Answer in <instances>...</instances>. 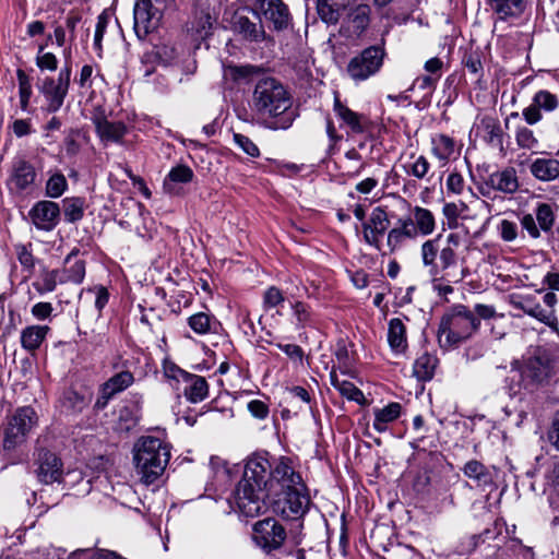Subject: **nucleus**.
<instances>
[{
	"mask_svg": "<svg viewBox=\"0 0 559 559\" xmlns=\"http://www.w3.org/2000/svg\"><path fill=\"white\" fill-rule=\"evenodd\" d=\"M269 469L270 462L262 454H253L247 460L242 477L229 499L240 514L254 518L265 509V499L271 495L267 490Z\"/></svg>",
	"mask_w": 559,
	"mask_h": 559,
	"instance_id": "nucleus-1",
	"label": "nucleus"
},
{
	"mask_svg": "<svg viewBox=\"0 0 559 559\" xmlns=\"http://www.w3.org/2000/svg\"><path fill=\"white\" fill-rule=\"evenodd\" d=\"M252 109L266 119V127L272 130H287L297 117L290 93L272 76H263L255 83Z\"/></svg>",
	"mask_w": 559,
	"mask_h": 559,
	"instance_id": "nucleus-2",
	"label": "nucleus"
},
{
	"mask_svg": "<svg viewBox=\"0 0 559 559\" xmlns=\"http://www.w3.org/2000/svg\"><path fill=\"white\" fill-rule=\"evenodd\" d=\"M135 473L144 485L155 483L170 460V445L153 436L141 437L133 445Z\"/></svg>",
	"mask_w": 559,
	"mask_h": 559,
	"instance_id": "nucleus-3",
	"label": "nucleus"
},
{
	"mask_svg": "<svg viewBox=\"0 0 559 559\" xmlns=\"http://www.w3.org/2000/svg\"><path fill=\"white\" fill-rule=\"evenodd\" d=\"M474 312L464 305H454L442 317L439 325V341L456 346L468 340L479 328Z\"/></svg>",
	"mask_w": 559,
	"mask_h": 559,
	"instance_id": "nucleus-4",
	"label": "nucleus"
},
{
	"mask_svg": "<svg viewBox=\"0 0 559 559\" xmlns=\"http://www.w3.org/2000/svg\"><path fill=\"white\" fill-rule=\"evenodd\" d=\"M38 424V416L31 406L14 411L2 427V451L10 454L26 442L28 435Z\"/></svg>",
	"mask_w": 559,
	"mask_h": 559,
	"instance_id": "nucleus-5",
	"label": "nucleus"
},
{
	"mask_svg": "<svg viewBox=\"0 0 559 559\" xmlns=\"http://www.w3.org/2000/svg\"><path fill=\"white\" fill-rule=\"evenodd\" d=\"M559 372V350L550 357L545 349L537 348L523 358L520 374L525 388L547 383Z\"/></svg>",
	"mask_w": 559,
	"mask_h": 559,
	"instance_id": "nucleus-6",
	"label": "nucleus"
},
{
	"mask_svg": "<svg viewBox=\"0 0 559 559\" xmlns=\"http://www.w3.org/2000/svg\"><path fill=\"white\" fill-rule=\"evenodd\" d=\"M558 298L552 292L536 290L535 294L519 295L512 298V305L527 316L555 329L558 320L555 307Z\"/></svg>",
	"mask_w": 559,
	"mask_h": 559,
	"instance_id": "nucleus-7",
	"label": "nucleus"
},
{
	"mask_svg": "<svg viewBox=\"0 0 559 559\" xmlns=\"http://www.w3.org/2000/svg\"><path fill=\"white\" fill-rule=\"evenodd\" d=\"M71 68L66 66L60 70L57 78L45 76L37 83L39 94L44 98L41 109L48 114L57 112L64 103L69 93Z\"/></svg>",
	"mask_w": 559,
	"mask_h": 559,
	"instance_id": "nucleus-8",
	"label": "nucleus"
},
{
	"mask_svg": "<svg viewBox=\"0 0 559 559\" xmlns=\"http://www.w3.org/2000/svg\"><path fill=\"white\" fill-rule=\"evenodd\" d=\"M384 57L383 44L369 46L348 61L346 72L354 82H364L381 70Z\"/></svg>",
	"mask_w": 559,
	"mask_h": 559,
	"instance_id": "nucleus-9",
	"label": "nucleus"
},
{
	"mask_svg": "<svg viewBox=\"0 0 559 559\" xmlns=\"http://www.w3.org/2000/svg\"><path fill=\"white\" fill-rule=\"evenodd\" d=\"M165 0H136L133 8L134 32L139 39L158 29L162 24Z\"/></svg>",
	"mask_w": 559,
	"mask_h": 559,
	"instance_id": "nucleus-10",
	"label": "nucleus"
},
{
	"mask_svg": "<svg viewBox=\"0 0 559 559\" xmlns=\"http://www.w3.org/2000/svg\"><path fill=\"white\" fill-rule=\"evenodd\" d=\"M283 497L274 501V510L287 520L304 516L310 506V497L302 484L282 490Z\"/></svg>",
	"mask_w": 559,
	"mask_h": 559,
	"instance_id": "nucleus-11",
	"label": "nucleus"
},
{
	"mask_svg": "<svg viewBox=\"0 0 559 559\" xmlns=\"http://www.w3.org/2000/svg\"><path fill=\"white\" fill-rule=\"evenodd\" d=\"M253 11L262 24L274 31H284L290 25L289 9L282 0H257Z\"/></svg>",
	"mask_w": 559,
	"mask_h": 559,
	"instance_id": "nucleus-12",
	"label": "nucleus"
},
{
	"mask_svg": "<svg viewBox=\"0 0 559 559\" xmlns=\"http://www.w3.org/2000/svg\"><path fill=\"white\" fill-rule=\"evenodd\" d=\"M371 9L367 3H359L349 9L340 27V36L348 43H357L370 24Z\"/></svg>",
	"mask_w": 559,
	"mask_h": 559,
	"instance_id": "nucleus-13",
	"label": "nucleus"
},
{
	"mask_svg": "<svg viewBox=\"0 0 559 559\" xmlns=\"http://www.w3.org/2000/svg\"><path fill=\"white\" fill-rule=\"evenodd\" d=\"M286 539V531L275 519L267 518L253 525V540L263 551L278 549Z\"/></svg>",
	"mask_w": 559,
	"mask_h": 559,
	"instance_id": "nucleus-14",
	"label": "nucleus"
},
{
	"mask_svg": "<svg viewBox=\"0 0 559 559\" xmlns=\"http://www.w3.org/2000/svg\"><path fill=\"white\" fill-rule=\"evenodd\" d=\"M519 187L516 170L513 167H506L488 175L480 188V193L484 197H489L490 191L495 190L503 194H513L519 190Z\"/></svg>",
	"mask_w": 559,
	"mask_h": 559,
	"instance_id": "nucleus-15",
	"label": "nucleus"
},
{
	"mask_svg": "<svg viewBox=\"0 0 559 559\" xmlns=\"http://www.w3.org/2000/svg\"><path fill=\"white\" fill-rule=\"evenodd\" d=\"M267 481V490L274 495L277 493L275 484L281 487V490L302 484L300 475L294 471L289 460L286 457H281L273 468L270 466Z\"/></svg>",
	"mask_w": 559,
	"mask_h": 559,
	"instance_id": "nucleus-16",
	"label": "nucleus"
},
{
	"mask_svg": "<svg viewBox=\"0 0 559 559\" xmlns=\"http://www.w3.org/2000/svg\"><path fill=\"white\" fill-rule=\"evenodd\" d=\"M28 215L37 229L51 231L59 224L60 207L52 201H39L33 205Z\"/></svg>",
	"mask_w": 559,
	"mask_h": 559,
	"instance_id": "nucleus-17",
	"label": "nucleus"
},
{
	"mask_svg": "<svg viewBox=\"0 0 559 559\" xmlns=\"http://www.w3.org/2000/svg\"><path fill=\"white\" fill-rule=\"evenodd\" d=\"M558 106V97L548 91L542 90L535 93L532 104L523 109L522 116L528 124L533 126L543 119L542 110L551 112L556 110Z\"/></svg>",
	"mask_w": 559,
	"mask_h": 559,
	"instance_id": "nucleus-18",
	"label": "nucleus"
},
{
	"mask_svg": "<svg viewBox=\"0 0 559 559\" xmlns=\"http://www.w3.org/2000/svg\"><path fill=\"white\" fill-rule=\"evenodd\" d=\"M36 475L40 483L52 484L60 481L62 476V463L61 460L52 452L48 450H40L36 459Z\"/></svg>",
	"mask_w": 559,
	"mask_h": 559,
	"instance_id": "nucleus-19",
	"label": "nucleus"
},
{
	"mask_svg": "<svg viewBox=\"0 0 559 559\" xmlns=\"http://www.w3.org/2000/svg\"><path fill=\"white\" fill-rule=\"evenodd\" d=\"M390 227V219L384 209L374 207L367 223L364 224L366 242L380 250L381 238Z\"/></svg>",
	"mask_w": 559,
	"mask_h": 559,
	"instance_id": "nucleus-20",
	"label": "nucleus"
},
{
	"mask_svg": "<svg viewBox=\"0 0 559 559\" xmlns=\"http://www.w3.org/2000/svg\"><path fill=\"white\" fill-rule=\"evenodd\" d=\"M36 173L31 163L25 159H16L13 163L9 186L11 190L22 192L28 189L35 181Z\"/></svg>",
	"mask_w": 559,
	"mask_h": 559,
	"instance_id": "nucleus-21",
	"label": "nucleus"
},
{
	"mask_svg": "<svg viewBox=\"0 0 559 559\" xmlns=\"http://www.w3.org/2000/svg\"><path fill=\"white\" fill-rule=\"evenodd\" d=\"M334 112L353 133H364L369 126V120L366 116L353 111L350 108L345 106L338 96H335L334 98Z\"/></svg>",
	"mask_w": 559,
	"mask_h": 559,
	"instance_id": "nucleus-22",
	"label": "nucleus"
},
{
	"mask_svg": "<svg viewBox=\"0 0 559 559\" xmlns=\"http://www.w3.org/2000/svg\"><path fill=\"white\" fill-rule=\"evenodd\" d=\"M59 283L81 284L85 277V261L78 258V250H72L64 259L63 269L59 270Z\"/></svg>",
	"mask_w": 559,
	"mask_h": 559,
	"instance_id": "nucleus-23",
	"label": "nucleus"
},
{
	"mask_svg": "<svg viewBox=\"0 0 559 559\" xmlns=\"http://www.w3.org/2000/svg\"><path fill=\"white\" fill-rule=\"evenodd\" d=\"M417 236L416 227L411 217L400 218L396 227L392 228L388 234L386 247L392 253L400 249L402 245L411 238Z\"/></svg>",
	"mask_w": 559,
	"mask_h": 559,
	"instance_id": "nucleus-24",
	"label": "nucleus"
},
{
	"mask_svg": "<svg viewBox=\"0 0 559 559\" xmlns=\"http://www.w3.org/2000/svg\"><path fill=\"white\" fill-rule=\"evenodd\" d=\"M96 132L103 142L121 143L128 133L127 126L121 121H110L106 118L94 120Z\"/></svg>",
	"mask_w": 559,
	"mask_h": 559,
	"instance_id": "nucleus-25",
	"label": "nucleus"
},
{
	"mask_svg": "<svg viewBox=\"0 0 559 559\" xmlns=\"http://www.w3.org/2000/svg\"><path fill=\"white\" fill-rule=\"evenodd\" d=\"M462 237L456 233H450L444 243L440 242L439 248V267L440 274L452 266L456 265L457 255L456 251L461 245Z\"/></svg>",
	"mask_w": 559,
	"mask_h": 559,
	"instance_id": "nucleus-26",
	"label": "nucleus"
},
{
	"mask_svg": "<svg viewBox=\"0 0 559 559\" xmlns=\"http://www.w3.org/2000/svg\"><path fill=\"white\" fill-rule=\"evenodd\" d=\"M194 177L193 170L187 165H177L170 169L163 181V189L167 194L178 195L180 189L179 183H188Z\"/></svg>",
	"mask_w": 559,
	"mask_h": 559,
	"instance_id": "nucleus-27",
	"label": "nucleus"
},
{
	"mask_svg": "<svg viewBox=\"0 0 559 559\" xmlns=\"http://www.w3.org/2000/svg\"><path fill=\"white\" fill-rule=\"evenodd\" d=\"M233 26L236 32L250 41H262L265 39V31L261 21L254 23L246 15L235 14Z\"/></svg>",
	"mask_w": 559,
	"mask_h": 559,
	"instance_id": "nucleus-28",
	"label": "nucleus"
},
{
	"mask_svg": "<svg viewBox=\"0 0 559 559\" xmlns=\"http://www.w3.org/2000/svg\"><path fill=\"white\" fill-rule=\"evenodd\" d=\"M530 171L539 181L559 180V159L552 157L536 158L531 164Z\"/></svg>",
	"mask_w": 559,
	"mask_h": 559,
	"instance_id": "nucleus-29",
	"label": "nucleus"
},
{
	"mask_svg": "<svg viewBox=\"0 0 559 559\" xmlns=\"http://www.w3.org/2000/svg\"><path fill=\"white\" fill-rule=\"evenodd\" d=\"M402 413V405L397 402H392L384 407L373 408V424L372 427L379 433H383L388 430L389 425L395 421Z\"/></svg>",
	"mask_w": 559,
	"mask_h": 559,
	"instance_id": "nucleus-30",
	"label": "nucleus"
},
{
	"mask_svg": "<svg viewBox=\"0 0 559 559\" xmlns=\"http://www.w3.org/2000/svg\"><path fill=\"white\" fill-rule=\"evenodd\" d=\"M462 472L465 477L473 480L478 487H487L493 483V475L490 468L477 460L467 461Z\"/></svg>",
	"mask_w": 559,
	"mask_h": 559,
	"instance_id": "nucleus-31",
	"label": "nucleus"
},
{
	"mask_svg": "<svg viewBox=\"0 0 559 559\" xmlns=\"http://www.w3.org/2000/svg\"><path fill=\"white\" fill-rule=\"evenodd\" d=\"M92 401V393L88 390L79 392L73 389H69L63 392L60 403L62 408L68 413H81L83 412Z\"/></svg>",
	"mask_w": 559,
	"mask_h": 559,
	"instance_id": "nucleus-32",
	"label": "nucleus"
},
{
	"mask_svg": "<svg viewBox=\"0 0 559 559\" xmlns=\"http://www.w3.org/2000/svg\"><path fill=\"white\" fill-rule=\"evenodd\" d=\"M431 152L436 158L447 164L457 152L456 142L447 134H435L431 138Z\"/></svg>",
	"mask_w": 559,
	"mask_h": 559,
	"instance_id": "nucleus-33",
	"label": "nucleus"
},
{
	"mask_svg": "<svg viewBox=\"0 0 559 559\" xmlns=\"http://www.w3.org/2000/svg\"><path fill=\"white\" fill-rule=\"evenodd\" d=\"M441 242V235H438L436 238L426 240L421 245V260L423 264L428 267V272L430 276L440 275L439 263L437 262V258L439 257V248Z\"/></svg>",
	"mask_w": 559,
	"mask_h": 559,
	"instance_id": "nucleus-34",
	"label": "nucleus"
},
{
	"mask_svg": "<svg viewBox=\"0 0 559 559\" xmlns=\"http://www.w3.org/2000/svg\"><path fill=\"white\" fill-rule=\"evenodd\" d=\"M185 382L187 385L183 389V394L190 403H200L209 396V384L205 378L190 373Z\"/></svg>",
	"mask_w": 559,
	"mask_h": 559,
	"instance_id": "nucleus-35",
	"label": "nucleus"
},
{
	"mask_svg": "<svg viewBox=\"0 0 559 559\" xmlns=\"http://www.w3.org/2000/svg\"><path fill=\"white\" fill-rule=\"evenodd\" d=\"M388 342L395 353H403L406 349V328L400 318H393L389 321Z\"/></svg>",
	"mask_w": 559,
	"mask_h": 559,
	"instance_id": "nucleus-36",
	"label": "nucleus"
},
{
	"mask_svg": "<svg viewBox=\"0 0 559 559\" xmlns=\"http://www.w3.org/2000/svg\"><path fill=\"white\" fill-rule=\"evenodd\" d=\"M49 330L50 329L47 325H31L25 328L21 332L22 347L28 352L36 350L46 338Z\"/></svg>",
	"mask_w": 559,
	"mask_h": 559,
	"instance_id": "nucleus-37",
	"label": "nucleus"
},
{
	"mask_svg": "<svg viewBox=\"0 0 559 559\" xmlns=\"http://www.w3.org/2000/svg\"><path fill=\"white\" fill-rule=\"evenodd\" d=\"M188 325L194 333L205 335L215 333L219 323L213 316L206 312H198L188 318Z\"/></svg>",
	"mask_w": 559,
	"mask_h": 559,
	"instance_id": "nucleus-38",
	"label": "nucleus"
},
{
	"mask_svg": "<svg viewBox=\"0 0 559 559\" xmlns=\"http://www.w3.org/2000/svg\"><path fill=\"white\" fill-rule=\"evenodd\" d=\"M134 382V376L129 370H122L114 376H111L102 386L104 388L105 394L116 395L129 386H131Z\"/></svg>",
	"mask_w": 559,
	"mask_h": 559,
	"instance_id": "nucleus-39",
	"label": "nucleus"
},
{
	"mask_svg": "<svg viewBox=\"0 0 559 559\" xmlns=\"http://www.w3.org/2000/svg\"><path fill=\"white\" fill-rule=\"evenodd\" d=\"M437 357L424 353L414 362L413 374L420 381H429L435 374Z\"/></svg>",
	"mask_w": 559,
	"mask_h": 559,
	"instance_id": "nucleus-40",
	"label": "nucleus"
},
{
	"mask_svg": "<svg viewBox=\"0 0 559 559\" xmlns=\"http://www.w3.org/2000/svg\"><path fill=\"white\" fill-rule=\"evenodd\" d=\"M411 218L414 222L417 234L420 233L423 236H427L433 233L436 221L433 214L428 209L415 206L413 209V217Z\"/></svg>",
	"mask_w": 559,
	"mask_h": 559,
	"instance_id": "nucleus-41",
	"label": "nucleus"
},
{
	"mask_svg": "<svg viewBox=\"0 0 559 559\" xmlns=\"http://www.w3.org/2000/svg\"><path fill=\"white\" fill-rule=\"evenodd\" d=\"M479 128L484 132V139L491 145L502 146L503 131L500 121L491 116H485L480 120Z\"/></svg>",
	"mask_w": 559,
	"mask_h": 559,
	"instance_id": "nucleus-42",
	"label": "nucleus"
},
{
	"mask_svg": "<svg viewBox=\"0 0 559 559\" xmlns=\"http://www.w3.org/2000/svg\"><path fill=\"white\" fill-rule=\"evenodd\" d=\"M488 3L500 19L520 15L525 9L524 0H488Z\"/></svg>",
	"mask_w": 559,
	"mask_h": 559,
	"instance_id": "nucleus-43",
	"label": "nucleus"
},
{
	"mask_svg": "<svg viewBox=\"0 0 559 559\" xmlns=\"http://www.w3.org/2000/svg\"><path fill=\"white\" fill-rule=\"evenodd\" d=\"M258 72V68L250 64L234 66L229 64L224 67L223 76L226 81L240 84L246 83L248 80Z\"/></svg>",
	"mask_w": 559,
	"mask_h": 559,
	"instance_id": "nucleus-44",
	"label": "nucleus"
},
{
	"mask_svg": "<svg viewBox=\"0 0 559 559\" xmlns=\"http://www.w3.org/2000/svg\"><path fill=\"white\" fill-rule=\"evenodd\" d=\"M59 278V270H43L36 281L33 282V287L40 295L51 293L60 284Z\"/></svg>",
	"mask_w": 559,
	"mask_h": 559,
	"instance_id": "nucleus-45",
	"label": "nucleus"
},
{
	"mask_svg": "<svg viewBox=\"0 0 559 559\" xmlns=\"http://www.w3.org/2000/svg\"><path fill=\"white\" fill-rule=\"evenodd\" d=\"M136 400L133 405L123 406L119 412V419L124 425L122 426L124 429L130 430L133 428L141 419V395L134 396Z\"/></svg>",
	"mask_w": 559,
	"mask_h": 559,
	"instance_id": "nucleus-46",
	"label": "nucleus"
},
{
	"mask_svg": "<svg viewBox=\"0 0 559 559\" xmlns=\"http://www.w3.org/2000/svg\"><path fill=\"white\" fill-rule=\"evenodd\" d=\"M317 11L326 24H336L341 17V8L335 0H318Z\"/></svg>",
	"mask_w": 559,
	"mask_h": 559,
	"instance_id": "nucleus-47",
	"label": "nucleus"
},
{
	"mask_svg": "<svg viewBox=\"0 0 559 559\" xmlns=\"http://www.w3.org/2000/svg\"><path fill=\"white\" fill-rule=\"evenodd\" d=\"M534 216L537 221L539 228L544 233L551 231L555 224L556 215L550 204L538 203L534 210Z\"/></svg>",
	"mask_w": 559,
	"mask_h": 559,
	"instance_id": "nucleus-48",
	"label": "nucleus"
},
{
	"mask_svg": "<svg viewBox=\"0 0 559 559\" xmlns=\"http://www.w3.org/2000/svg\"><path fill=\"white\" fill-rule=\"evenodd\" d=\"M62 203L63 215L68 223H75L83 218L84 200L82 198H66Z\"/></svg>",
	"mask_w": 559,
	"mask_h": 559,
	"instance_id": "nucleus-49",
	"label": "nucleus"
},
{
	"mask_svg": "<svg viewBox=\"0 0 559 559\" xmlns=\"http://www.w3.org/2000/svg\"><path fill=\"white\" fill-rule=\"evenodd\" d=\"M17 81L20 107L23 111H26L28 109L29 99L33 94L31 79L23 70H17Z\"/></svg>",
	"mask_w": 559,
	"mask_h": 559,
	"instance_id": "nucleus-50",
	"label": "nucleus"
},
{
	"mask_svg": "<svg viewBox=\"0 0 559 559\" xmlns=\"http://www.w3.org/2000/svg\"><path fill=\"white\" fill-rule=\"evenodd\" d=\"M68 189V181L61 173L53 174L46 183V194L56 199L61 197Z\"/></svg>",
	"mask_w": 559,
	"mask_h": 559,
	"instance_id": "nucleus-51",
	"label": "nucleus"
},
{
	"mask_svg": "<svg viewBox=\"0 0 559 559\" xmlns=\"http://www.w3.org/2000/svg\"><path fill=\"white\" fill-rule=\"evenodd\" d=\"M515 142L519 147L524 150H534L538 146V140L534 131L527 127H518L515 129Z\"/></svg>",
	"mask_w": 559,
	"mask_h": 559,
	"instance_id": "nucleus-52",
	"label": "nucleus"
},
{
	"mask_svg": "<svg viewBox=\"0 0 559 559\" xmlns=\"http://www.w3.org/2000/svg\"><path fill=\"white\" fill-rule=\"evenodd\" d=\"M36 66L41 71H56L58 69V59L55 53L45 51V46L40 45L36 55Z\"/></svg>",
	"mask_w": 559,
	"mask_h": 559,
	"instance_id": "nucleus-53",
	"label": "nucleus"
},
{
	"mask_svg": "<svg viewBox=\"0 0 559 559\" xmlns=\"http://www.w3.org/2000/svg\"><path fill=\"white\" fill-rule=\"evenodd\" d=\"M55 38V44L63 48V57L66 62L70 60L71 58V45L69 44V35L66 32V27L63 25H56L53 28V35H48L47 40H50L51 38Z\"/></svg>",
	"mask_w": 559,
	"mask_h": 559,
	"instance_id": "nucleus-54",
	"label": "nucleus"
},
{
	"mask_svg": "<svg viewBox=\"0 0 559 559\" xmlns=\"http://www.w3.org/2000/svg\"><path fill=\"white\" fill-rule=\"evenodd\" d=\"M405 170L408 175L423 180L427 178L430 163L424 155H419L412 164L405 166Z\"/></svg>",
	"mask_w": 559,
	"mask_h": 559,
	"instance_id": "nucleus-55",
	"label": "nucleus"
},
{
	"mask_svg": "<svg viewBox=\"0 0 559 559\" xmlns=\"http://www.w3.org/2000/svg\"><path fill=\"white\" fill-rule=\"evenodd\" d=\"M293 312L298 326L305 328L313 323V314L309 305L302 301H296L293 305Z\"/></svg>",
	"mask_w": 559,
	"mask_h": 559,
	"instance_id": "nucleus-56",
	"label": "nucleus"
},
{
	"mask_svg": "<svg viewBox=\"0 0 559 559\" xmlns=\"http://www.w3.org/2000/svg\"><path fill=\"white\" fill-rule=\"evenodd\" d=\"M284 300L282 290L276 286H271L263 294V308L264 310L273 309L283 304Z\"/></svg>",
	"mask_w": 559,
	"mask_h": 559,
	"instance_id": "nucleus-57",
	"label": "nucleus"
},
{
	"mask_svg": "<svg viewBox=\"0 0 559 559\" xmlns=\"http://www.w3.org/2000/svg\"><path fill=\"white\" fill-rule=\"evenodd\" d=\"M342 396L361 403L365 400L364 393L352 382L342 380L341 388L337 390Z\"/></svg>",
	"mask_w": 559,
	"mask_h": 559,
	"instance_id": "nucleus-58",
	"label": "nucleus"
},
{
	"mask_svg": "<svg viewBox=\"0 0 559 559\" xmlns=\"http://www.w3.org/2000/svg\"><path fill=\"white\" fill-rule=\"evenodd\" d=\"M234 142L239 148H241L249 156L258 157L260 155L259 147L247 135H243L241 133H235Z\"/></svg>",
	"mask_w": 559,
	"mask_h": 559,
	"instance_id": "nucleus-59",
	"label": "nucleus"
},
{
	"mask_svg": "<svg viewBox=\"0 0 559 559\" xmlns=\"http://www.w3.org/2000/svg\"><path fill=\"white\" fill-rule=\"evenodd\" d=\"M498 231L503 241L512 242L518 238V225L509 219L499 223Z\"/></svg>",
	"mask_w": 559,
	"mask_h": 559,
	"instance_id": "nucleus-60",
	"label": "nucleus"
},
{
	"mask_svg": "<svg viewBox=\"0 0 559 559\" xmlns=\"http://www.w3.org/2000/svg\"><path fill=\"white\" fill-rule=\"evenodd\" d=\"M81 20H82L81 14L74 10H71L64 19L63 27H66V32L69 35V44L70 45H72L76 38L75 29H76L78 24L81 22Z\"/></svg>",
	"mask_w": 559,
	"mask_h": 559,
	"instance_id": "nucleus-61",
	"label": "nucleus"
},
{
	"mask_svg": "<svg viewBox=\"0 0 559 559\" xmlns=\"http://www.w3.org/2000/svg\"><path fill=\"white\" fill-rule=\"evenodd\" d=\"M108 24V20L105 15L100 14L97 17V23L95 27V34H94V49L96 50L97 55L100 57L103 47H102V40L104 37V34L106 32Z\"/></svg>",
	"mask_w": 559,
	"mask_h": 559,
	"instance_id": "nucleus-62",
	"label": "nucleus"
},
{
	"mask_svg": "<svg viewBox=\"0 0 559 559\" xmlns=\"http://www.w3.org/2000/svg\"><path fill=\"white\" fill-rule=\"evenodd\" d=\"M29 246L25 245H16L15 246V253L17 257L19 262L21 265L27 270H32L35 265V260L32 253V250L29 249Z\"/></svg>",
	"mask_w": 559,
	"mask_h": 559,
	"instance_id": "nucleus-63",
	"label": "nucleus"
},
{
	"mask_svg": "<svg viewBox=\"0 0 559 559\" xmlns=\"http://www.w3.org/2000/svg\"><path fill=\"white\" fill-rule=\"evenodd\" d=\"M163 370L165 377L174 380H186L190 373L179 368L176 364L170 360H164Z\"/></svg>",
	"mask_w": 559,
	"mask_h": 559,
	"instance_id": "nucleus-64",
	"label": "nucleus"
}]
</instances>
